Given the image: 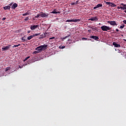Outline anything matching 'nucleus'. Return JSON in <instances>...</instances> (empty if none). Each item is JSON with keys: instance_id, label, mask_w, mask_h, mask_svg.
I'll list each match as a JSON object with an SVG mask.
<instances>
[{"instance_id": "obj_1", "label": "nucleus", "mask_w": 126, "mask_h": 126, "mask_svg": "<svg viewBox=\"0 0 126 126\" xmlns=\"http://www.w3.org/2000/svg\"><path fill=\"white\" fill-rule=\"evenodd\" d=\"M47 47L48 45H41L35 48V50L36 51H38V52H40L41 51H43V50H45V49H46V48H47Z\"/></svg>"}, {"instance_id": "obj_2", "label": "nucleus", "mask_w": 126, "mask_h": 126, "mask_svg": "<svg viewBox=\"0 0 126 126\" xmlns=\"http://www.w3.org/2000/svg\"><path fill=\"white\" fill-rule=\"evenodd\" d=\"M101 29L102 31H106V32H108V31H110V30L112 29V28L107 26H102L101 27Z\"/></svg>"}, {"instance_id": "obj_3", "label": "nucleus", "mask_w": 126, "mask_h": 126, "mask_svg": "<svg viewBox=\"0 0 126 126\" xmlns=\"http://www.w3.org/2000/svg\"><path fill=\"white\" fill-rule=\"evenodd\" d=\"M107 23H109V24H110L112 26H118V24L115 21H107Z\"/></svg>"}, {"instance_id": "obj_4", "label": "nucleus", "mask_w": 126, "mask_h": 126, "mask_svg": "<svg viewBox=\"0 0 126 126\" xmlns=\"http://www.w3.org/2000/svg\"><path fill=\"white\" fill-rule=\"evenodd\" d=\"M106 4H108L109 5V6H111V7H115L117 6V5H116L115 3L111 2H105Z\"/></svg>"}, {"instance_id": "obj_5", "label": "nucleus", "mask_w": 126, "mask_h": 126, "mask_svg": "<svg viewBox=\"0 0 126 126\" xmlns=\"http://www.w3.org/2000/svg\"><path fill=\"white\" fill-rule=\"evenodd\" d=\"M80 21V19H77L74 20H67L66 22H79Z\"/></svg>"}, {"instance_id": "obj_6", "label": "nucleus", "mask_w": 126, "mask_h": 126, "mask_svg": "<svg viewBox=\"0 0 126 126\" xmlns=\"http://www.w3.org/2000/svg\"><path fill=\"white\" fill-rule=\"evenodd\" d=\"M48 16H49V14L48 13H44L43 12H41L40 13V17H48Z\"/></svg>"}, {"instance_id": "obj_7", "label": "nucleus", "mask_w": 126, "mask_h": 126, "mask_svg": "<svg viewBox=\"0 0 126 126\" xmlns=\"http://www.w3.org/2000/svg\"><path fill=\"white\" fill-rule=\"evenodd\" d=\"M11 47V45L9 44L7 46H5V47H2V51H7L8 50H9V48Z\"/></svg>"}, {"instance_id": "obj_8", "label": "nucleus", "mask_w": 126, "mask_h": 126, "mask_svg": "<svg viewBox=\"0 0 126 126\" xmlns=\"http://www.w3.org/2000/svg\"><path fill=\"white\" fill-rule=\"evenodd\" d=\"M39 27V25H33L31 26V30H35L36 28H38Z\"/></svg>"}, {"instance_id": "obj_9", "label": "nucleus", "mask_w": 126, "mask_h": 126, "mask_svg": "<svg viewBox=\"0 0 126 126\" xmlns=\"http://www.w3.org/2000/svg\"><path fill=\"white\" fill-rule=\"evenodd\" d=\"M113 45L115 47V48H120L121 47V45L117 44L116 42H113Z\"/></svg>"}, {"instance_id": "obj_10", "label": "nucleus", "mask_w": 126, "mask_h": 126, "mask_svg": "<svg viewBox=\"0 0 126 126\" xmlns=\"http://www.w3.org/2000/svg\"><path fill=\"white\" fill-rule=\"evenodd\" d=\"M102 6H103L102 4H101V3L98 4L96 6H95V7H94V9H96L97 8H99V7H102Z\"/></svg>"}, {"instance_id": "obj_11", "label": "nucleus", "mask_w": 126, "mask_h": 126, "mask_svg": "<svg viewBox=\"0 0 126 126\" xmlns=\"http://www.w3.org/2000/svg\"><path fill=\"white\" fill-rule=\"evenodd\" d=\"M17 6H18V5L17 4V3H15L12 5L11 8L12 9H15L16 7H17Z\"/></svg>"}, {"instance_id": "obj_12", "label": "nucleus", "mask_w": 126, "mask_h": 126, "mask_svg": "<svg viewBox=\"0 0 126 126\" xmlns=\"http://www.w3.org/2000/svg\"><path fill=\"white\" fill-rule=\"evenodd\" d=\"M90 38L92 39H94V40H99V37L98 36H94V35H92L90 36Z\"/></svg>"}, {"instance_id": "obj_13", "label": "nucleus", "mask_w": 126, "mask_h": 126, "mask_svg": "<svg viewBox=\"0 0 126 126\" xmlns=\"http://www.w3.org/2000/svg\"><path fill=\"white\" fill-rule=\"evenodd\" d=\"M90 20H91V21H98V18L96 17H92L90 19Z\"/></svg>"}, {"instance_id": "obj_14", "label": "nucleus", "mask_w": 126, "mask_h": 126, "mask_svg": "<svg viewBox=\"0 0 126 126\" xmlns=\"http://www.w3.org/2000/svg\"><path fill=\"white\" fill-rule=\"evenodd\" d=\"M120 5H123V7L121 6V9H126V4H124V3H122Z\"/></svg>"}, {"instance_id": "obj_15", "label": "nucleus", "mask_w": 126, "mask_h": 126, "mask_svg": "<svg viewBox=\"0 0 126 126\" xmlns=\"http://www.w3.org/2000/svg\"><path fill=\"white\" fill-rule=\"evenodd\" d=\"M31 13H30V12L29 11H28L26 13L23 14V16H26L27 15H30Z\"/></svg>"}, {"instance_id": "obj_16", "label": "nucleus", "mask_w": 126, "mask_h": 126, "mask_svg": "<svg viewBox=\"0 0 126 126\" xmlns=\"http://www.w3.org/2000/svg\"><path fill=\"white\" fill-rule=\"evenodd\" d=\"M3 9L7 10V9H10V6H6L3 7Z\"/></svg>"}, {"instance_id": "obj_17", "label": "nucleus", "mask_w": 126, "mask_h": 126, "mask_svg": "<svg viewBox=\"0 0 126 126\" xmlns=\"http://www.w3.org/2000/svg\"><path fill=\"white\" fill-rule=\"evenodd\" d=\"M33 38H34V35H31L29 37H28V40H31V39H33Z\"/></svg>"}, {"instance_id": "obj_18", "label": "nucleus", "mask_w": 126, "mask_h": 126, "mask_svg": "<svg viewBox=\"0 0 126 126\" xmlns=\"http://www.w3.org/2000/svg\"><path fill=\"white\" fill-rule=\"evenodd\" d=\"M51 13H53L54 14H56V13H60V12H57L56 9H54L53 11L51 12Z\"/></svg>"}, {"instance_id": "obj_19", "label": "nucleus", "mask_w": 126, "mask_h": 126, "mask_svg": "<svg viewBox=\"0 0 126 126\" xmlns=\"http://www.w3.org/2000/svg\"><path fill=\"white\" fill-rule=\"evenodd\" d=\"M41 16V14H38L36 16H35V18H39Z\"/></svg>"}, {"instance_id": "obj_20", "label": "nucleus", "mask_w": 126, "mask_h": 126, "mask_svg": "<svg viewBox=\"0 0 126 126\" xmlns=\"http://www.w3.org/2000/svg\"><path fill=\"white\" fill-rule=\"evenodd\" d=\"M19 46H20V44H19L18 45H14V46H13L12 48H16V47H19Z\"/></svg>"}, {"instance_id": "obj_21", "label": "nucleus", "mask_w": 126, "mask_h": 126, "mask_svg": "<svg viewBox=\"0 0 126 126\" xmlns=\"http://www.w3.org/2000/svg\"><path fill=\"white\" fill-rule=\"evenodd\" d=\"M64 48H65V46H64L61 45L59 46V49H64Z\"/></svg>"}, {"instance_id": "obj_22", "label": "nucleus", "mask_w": 126, "mask_h": 126, "mask_svg": "<svg viewBox=\"0 0 126 126\" xmlns=\"http://www.w3.org/2000/svg\"><path fill=\"white\" fill-rule=\"evenodd\" d=\"M22 40H23V42H25V41H26V39H25V36H23L22 38Z\"/></svg>"}, {"instance_id": "obj_23", "label": "nucleus", "mask_w": 126, "mask_h": 126, "mask_svg": "<svg viewBox=\"0 0 126 126\" xmlns=\"http://www.w3.org/2000/svg\"><path fill=\"white\" fill-rule=\"evenodd\" d=\"M10 69V67H7L5 69V71H7Z\"/></svg>"}, {"instance_id": "obj_24", "label": "nucleus", "mask_w": 126, "mask_h": 126, "mask_svg": "<svg viewBox=\"0 0 126 126\" xmlns=\"http://www.w3.org/2000/svg\"><path fill=\"white\" fill-rule=\"evenodd\" d=\"M41 33H35L34 34H33V35L34 36V37H35V36H39V35H40Z\"/></svg>"}, {"instance_id": "obj_25", "label": "nucleus", "mask_w": 126, "mask_h": 126, "mask_svg": "<svg viewBox=\"0 0 126 126\" xmlns=\"http://www.w3.org/2000/svg\"><path fill=\"white\" fill-rule=\"evenodd\" d=\"M40 53L39 51H35L33 52V54H39Z\"/></svg>"}, {"instance_id": "obj_26", "label": "nucleus", "mask_w": 126, "mask_h": 126, "mask_svg": "<svg viewBox=\"0 0 126 126\" xmlns=\"http://www.w3.org/2000/svg\"><path fill=\"white\" fill-rule=\"evenodd\" d=\"M120 28L121 29H123V28H125V25H122V26H121L120 27Z\"/></svg>"}, {"instance_id": "obj_27", "label": "nucleus", "mask_w": 126, "mask_h": 126, "mask_svg": "<svg viewBox=\"0 0 126 126\" xmlns=\"http://www.w3.org/2000/svg\"><path fill=\"white\" fill-rule=\"evenodd\" d=\"M28 19H29V17H27L25 19V21H27V20H28Z\"/></svg>"}, {"instance_id": "obj_28", "label": "nucleus", "mask_w": 126, "mask_h": 126, "mask_svg": "<svg viewBox=\"0 0 126 126\" xmlns=\"http://www.w3.org/2000/svg\"><path fill=\"white\" fill-rule=\"evenodd\" d=\"M71 5H75L76 4H75V2H72L71 3Z\"/></svg>"}, {"instance_id": "obj_29", "label": "nucleus", "mask_w": 126, "mask_h": 126, "mask_svg": "<svg viewBox=\"0 0 126 126\" xmlns=\"http://www.w3.org/2000/svg\"><path fill=\"white\" fill-rule=\"evenodd\" d=\"M53 39H55V37H50L49 40H53Z\"/></svg>"}, {"instance_id": "obj_30", "label": "nucleus", "mask_w": 126, "mask_h": 126, "mask_svg": "<svg viewBox=\"0 0 126 126\" xmlns=\"http://www.w3.org/2000/svg\"><path fill=\"white\" fill-rule=\"evenodd\" d=\"M79 1V0H77L76 1V2H75V3L76 4H78V2Z\"/></svg>"}, {"instance_id": "obj_31", "label": "nucleus", "mask_w": 126, "mask_h": 126, "mask_svg": "<svg viewBox=\"0 0 126 126\" xmlns=\"http://www.w3.org/2000/svg\"><path fill=\"white\" fill-rule=\"evenodd\" d=\"M123 23H125V24H126V20H125L123 21Z\"/></svg>"}, {"instance_id": "obj_32", "label": "nucleus", "mask_w": 126, "mask_h": 126, "mask_svg": "<svg viewBox=\"0 0 126 126\" xmlns=\"http://www.w3.org/2000/svg\"><path fill=\"white\" fill-rule=\"evenodd\" d=\"M5 19H6V18H5V17H4V18H3L2 19V20H5Z\"/></svg>"}, {"instance_id": "obj_33", "label": "nucleus", "mask_w": 126, "mask_h": 126, "mask_svg": "<svg viewBox=\"0 0 126 126\" xmlns=\"http://www.w3.org/2000/svg\"><path fill=\"white\" fill-rule=\"evenodd\" d=\"M87 38H85V37L82 38V40H87Z\"/></svg>"}, {"instance_id": "obj_34", "label": "nucleus", "mask_w": 126, "mask_h": 126, "mask_svg": "<svg viewBox=\"0 0 126 126\" xmlns=\"http://www.w3.org/2000/svg\"><path fill=\"white\" fill-rule=\"evenodd\" d=\"M120 8H121V7H120V6H118V7H117V9H120Z\"/></svg>"}, {"instance_id": "obj_35", "label": "nucleus", "mask_w": 126, "mask_h": 126, "mask_svg": "<svg viewBox=\"0 0 126 126\" xmlns=\"http://www.w3.org/2000/svg\"><path fill=\"white\" fill-rule=\"evenodd\" d=\"M29 58H30V57H27V58H26V60H28V59H29Z\"/></svg>"}, {"instance_id": "obj_36", "label": "nucleus", "mask_w": 126, "mask_h": 126, "mask_svg": "<svg viewBox=\"0 0 126 126\" xmlns=\"http://www.w3.org/2000/svg\"><path fill=\"white\" fill-rule=\"evenodd\" d=\"M119 29H116V32H119Z\"/></svg>"}, {"instance_id": "obj_37", "label": "nucleus", "mask_w": 126, "mask_h": 126, "mask_svg": "<svg viewBox=\"0 0 126 126\" xmlns=\"http://www.w3.org/2000/svg\"><path fill=\"white\" fill-rule=\"evenodd\" d=\"M30 32H31V31H28V34H29V33H30Z\"/></svg>"}, {"instance_id": "obj_38", "label": "nucleus", "mask_w": 126, "mask_h": 126, "mask_svg": "<svg viewBox=\"0 0 126 126\" xmlns=\"http://www.w3.org/2000/svg\"><path fill=\"white\" fill-rule=\"evenodd\" d=\"M19 66L20 68H22V66Z\"/></svg>"}, {"instance_id": "obj_39", "label": "nucleus", "mask_w": 126, "mask_h": 126, "mask_svg": "<svg viewBox=\"0 0 126 126\" xmlns=\"http://www.w3.org/2000/svg\"><path fill=\"white\" fill-rule=\"evenodd\" d=\"M66 38H67V36H65L64 39H66Z\"/></svg>"}, {"instance_id": "obj_40", "label": "nucleus", "mask_w": 126, "mask_h": 126, "mask_svg": "<svg viewBox=\"0 0 126 126\" xmlns=\"http://www.w3.org/2000/svg\"><path fill=\"white\" fill-rule=\"evenodd\" d=\"M124 12H125V13H126V10H125L124 11Z\"/></svg>"}, {"instance_id": "obj_41", "label": "nucleus", "mask_w": 126, "mask_h": 126, "mask_svg": "<svg viewBox=\"0 0 126 126\" xmlns=\"http://www.w3.org/2000/svg\"><path fill=\"white\" fill-rule=\"evenodd\" d=\"M46 34H47V33H46V32H45V33H44V35H46Z\"/></svg>"}, {"instance_id": "obj_42", "label": "nucleus", "mask_w": 126, "mask_h": 126, "mask_svg": "<svg viewBox=\"0 0 126 126\" xmlns=\"http://www.w3.org/2000/svg\"><path fill=\"white\" fill-rule=\"evenodd\" d=\"M118 53H121V52L119 51V52H118Z\"/></svg>"}]
</instances>
